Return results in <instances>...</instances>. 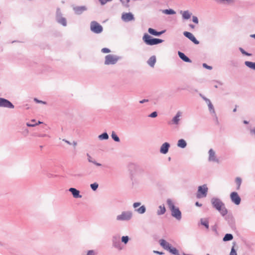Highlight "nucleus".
Here are the masks:
<instances>
[{
  "label": "nucleus",
  "mask_w": 255,
  "mask_h": 255,
  "mask_svg": "<svg viewBox=\"0 0 255 255\" xmlns=\"http://www.w3.org/2000/svg\"><path fill=\"white\" fill-rule=\"evenodd\" d=\"M206 103L208 105V106L209 108V110L210 113L214 115L216 122H217V124H218V118L216 116L214 106H213V104H212L211 101L210 100H206Z\"/></svg>",
  "instance_id": "obj_15"
},
{
  "label": "nucleus",
  "mask_w": 255,
  "mask_h": 255,
  "mask_svg": "<svg viewBox=\"0 0 255 255\" xmlns=\"http://www.w3.org/2000/svg\"><path fill=\"white\" fill-rule=\"evenodd\" d=\"M203 67L206 69H209V70H212L213 69L212 67L211 66L208 65L206 63L203 64Z\"/></svg>",
  "instance_id": "obj_50"
},
{
  "label": "nucleus",
  "mask_w": 255,
  "mask_h": 255,
  "mask_svg": "<svg viewBox=\"0 0 255 255\" xmlns=\"http://www.w3.org/2000/svg\"><path fill=\"white\" fill-rule=\"evenodd\" d=\"M242 180L241 178L238 177L235 179V182L237 185V190H239L240 188L241 185L242 184Z\"/></svg>",
  "instance_id": "obj_38"
},
{
  "label": "nucleus",
  "mask_w": 255,
  "mask_h": 255,
  "mask_svg": "<svg viewBox=\"0 0 255 255\" xmlns=\"http://www.w3.org/2000/svg\"><path fill=\"white\" fill-rule=\"evenodd\" d=\"M208 188L206 184L199 186L196 194L197 198L200 199L207 196Z\"/></svg>",
  "instance_id": "obj_6"
},
{
  "label": "nucleus",
  "mask_w": 255,
  "mask_h": 255,
  "mask_svg": "<svg viewBox=\"0 0 255 255\" xmlns=\"http://www.w3.org/2000/svg\"><path fill=\"white\" fill-rule=\"evenodd\" d=\"M163 41L164 40L161 39L153 38L151 46L160 44L163 42Z\"/></svg>",
  "instance_id": "obj_36"
},
{
  "label": "nucleus",
  "mask_w": 255,
  "mask_h": 255,
  "mask_svg": "<svg viewBox=\"0 0 255 255\" xmlns=\"http://www.w3.org/2000/svg\"><path fill=\"white\" fill-rule=\"evenodd\" d=\"M75 13L77 14H81L83 11L87 10L85 6H75L73 8Z\"/></svg>",
  "instance_id": "obj_21"
},
{
  "label": "nucleus",
  "mask_w": 255,
  "mask_h": 255,
  "mask_svg": "<svg viewBox=\"0 0 255 255\" xmlns=\"http://www.w3.org/2000/svg\"><path fill=\"white\" fill-rule=\"evenodd\" d=\"M251 36L252 37H253V38H255V34H254L251 35Z\"/></svg>",
  "instance_id": "obj_63"
},
{
  "label": "nucleus",
  "mask_w": 255,
  "mask_h": 255,
  "mask_svg": "<svg viewBox=\"0 0 255 255\" xmlns=\"http://www.w3.org/2000/svg\"><path fill=\"white\" fill-rule=\"evenodd\" d=\"M101 52L104 53H110L111 52V50L110 49L108 48H103L102 49Z\"/></svg>",
  "instance_id": "obj_46"
},
{
  "label": "nucleus",
  "mask_w": 255,
  "mask_h": 255,
  "mask_svg": "<svg viewBox=\"0 0 255 255\" xmlns=\"http://www.w3.org/2000/svg\"><path fill=\"white\" fill-rule=\"evenodd\" d=\"M52 176H53V175H52V174H48L47 175V176H48V177H49V178H51Z\"/></svg>",
  "instance_id": "obj_61"
},
{
  "label": "nucleus",
  "mask_w": 255,
  "mask_h": 255,
  "mask_svg": "<svg viewBox=\"0 0 255 255\" xmlns=\"http://www.w3.org/2000/svg\"><path fill=\"white\" fill-rule=\"evenodd\" d=\"M157 116V113L156 112H153L151 113L150 115H148V117L150 118H156Z\"/></svg>",
  "instance_id": "obj_44"
},
{
  "label": "nucleus",
  "mask_w": 255,
  "mask_h": 255,
  "mask_svg": "<svg viewBox=\"0 0 255 255\" xmlns=\"http://www.w3.org/2000/svg\"><path fill=\"white\" fill-rule=\"evenodd\" d=\"M96 162H96V161L95 159H94L92 160V162H91V163H93V164H95Z\"/></svg>",
  "instance_id": "obj_60"
},
{
  "label": "nucleus",
  "mask_w": 255,
  "mask_h": 255,
  "mask_svg": "<svg viewBox=\"0 0 255 255\" xmlns=\"http://www.w3.org/2000/svg\"><path fill=\"white\" fill-rule=\"evenodd\" d=\"M148 32L152 35L159 36L165 32V30H163L161 31H157L155 29L153 28H149L148 29Z\"/></svg>",
  "instance_id": "obj_20"
},
{
  "label": "nucleus",
  "mask_w": 255,
  "mask_h": 255,
  "mask_svg": "<svg viewBox=\"0 0 255 255\" xmlns=\"http://www.w3.org/2000/svg\"><path fill=\"white\" fill-rule=\"evenodd\" d=\"M154 253H155V254L160 255L164 254V253L163 252H159V251H154Z\"/></svg>",
  "instance_id": "obj_55"
},
{
  "label": "nucleus",
  "mask_w": 255,
  "mask_h": 255,
  "mask_svg": "<svg viewBox=\"0 0 255 255\" xmlns=\"http://www.w3.org/2000/svg\"><path fill=\"white\" fill-rule=\"evenodd\" d=\"M69 191L71 193L73 196L75 198H82V195L80 194L79 190H77L75 188H70L69 189Z\"/></svg>",
  "instance_id": "obj_17"
},
{
  "label": "nucleus",
  "mask_w": 255,
  "mask_h": 255,
  "mask_svg": "<svg viewBox=\"0 0 255 255\" xmlns=\"http://www.w3.org/2000/svg\"><path fill=\"white\" fill-rule=\"evenodd\" d=\"M201 224L204 226L206 229H208L209 228V221L207 219L201 218L200 219Z\"/></svg>",
  "instance_id": "obj_30"
},
{
  "label": "nucleus",
  "mask_w": 255,
  "mask_h": 255,
  "mask_svg": "<svg viewBox=\"0 0 255 255\" xmlns=\"http://www.w3.org/2000/svg\"><path fill=\"white\" fill-rule=\"evenodd\" d=\"M101 5H104L108 2L112 1L113 0H98Z\"/></svg>",
  "instance_id": "obj_45"
},
{
  "label": "nucleus",
  "mask_w": 255,
  "mask_h": 255,
  "mask_svg": "<svg viewBox=\"0 0 255 255\" xmlns=\"http://www.w3.org/2000/svg\"><path fill=\"white\" fill-rule=\"evenodd\" d=\"M63 141H64L65 142H66L67 143H68V144H71V143L70 141H69L68 140H66V139H63Z\"/></svg>",
  "instance_id": "obj_58"
},
{
  "label": "nucleus",
  "mask_w": 255,
  "mask_h": 255,
  "mask_svg": "<svg viewBox=\"0 0 255 255\" xmlns=\"http://www.w3.org/2000/svg\"><path fill=\"white\" fill-rule=\"evenodd\" d=\"M178 54L179 58L183 61L188 63H191L192 62L191 60L188 57H187L184 53L180 51H178Z\"/></svg>",
  "instance_id": "obj_22"
},
{
  "label": "nucleus",
  "mask_w": 255,
  "mask_h": 255,
  "mask_svg": "<svg viewBox=\"0 0 255 255\" xmlns=\"http://www.w3.org/2000/svg\"><path fill=\"white\" fill-rule=\"evenodd\" d=\"M73 144L74 146H76L77 145V142L76 141H73Z\"/></svg>",
  "instance_id": "obj_62"
},
{
  "label": "nucleus",
  "mask_w": 255,
  "mask_h": 255,
  "mask_svg": "<svg viewBox=\"0 0 255 255\" xmlns=\"http://www.w3.org/2000/svg\"><path fill=\"white\" fill-rule=\"evenodd\" d=\"M156 60L155 56L153 55L149 58L147 62L151 67H153L156 62Z\"/></svg>",
  "instance_id": "obj_23"
},
{
  "label": "nucleus",
  "mask_w": 255,
  "mask_h": 255,
  "mask_svg": "<svg viewBox=\"0 0 255 255\" xmlns=\"http://www.w3.org/2000/svg\"><path fill=\"white\" fill-rule=\"evenodd\" d=\"M219 3L230 4L234 2V0H214Z\"/></svg>",
  "instance_id": "obj_33"
},
{
  "label": "nucleus",
  "mask_w": 255,
  "mask_h": 255,
  "mask_svg": "<svg viewBox=\"0 0 255 255\" xmlns=\"http://www.w3.org/2000/svg\"><path fill=\"white\" fill-rule=\"evenodd\" d=\"M192 21L196 24H198L199 22L198 18L196 16H192Z\"/></svg>",
  "instance_id": "obj_47"
},
{
  "label": "nucleus",
  "mask_w": 255,
  "mask_h": 255,
  "mask_svg": "<svg viewBox=\"0 0 255 255\" xmlns=\"http://www.w3.org/2000/svg\"><path fill=\"white\" fill-rule=\"evenodd\" d=\"M167 251H168L170 254L174 255H180L178 250L176 248L173 247L172 246L170 247V248Z\"/></svg>",
  "instance_id": "obj_27"
},
{
  "label": "nucleus",
  "mask_w": 255,
  "mask_h": 255,
  "mask_svg": "<svg viewBox=\"0 0 255 255\" xmlns=\"http://www.w3.org/2000/svg\"><path fill=\"white\" fill-rule=\"evenodd\" d=\"M132 217V213L130 211H123L120 215L117 216L116 220L118 221H128Z\"/></svg>",
  "instance_id": "obj_4"
},
{
  "label": "nucleus",
  "mask_w": 255,
  "mask_h": 255,
  "mask_svg": "<svg viewBox=\"0 0 255 255\" xmlns=\"http://www.w3.org/2000/svg\"><path fill=\"white\" fill-rule=\"evenodd\" d=\"M177 146L180 148H184L187 146V142L184 139H180L178 141Z\"/></svg>",
  "instance_id": "obj_26"
},
{
  "label": "nucleus",
  "mask_w": 255,
  "mask_h": 255,
  "mask_svg": "<svg viewBox=\"0 0 255 255\" xmlns=\"http://www.w3.org/2000/svg\"><path fill=\"white\" fill-rule=\"evenodd\" d=\"M129 240V238L127 236H123L121 239L122 242L124 243L125 244H127L128 243Z\"/></svg>",
  "instance_id": "obj_42"
},
{
  "label": "nucleus",
  "mask_w": 255,
  "mask_h": 255,
  "mask_svg": "<svg viewBox=\"0 0 255 255\" xmlns=\"http://www.w3.org/2000/svg\"><path fill=\"white\" fill-rule=\"evenodd\" d=\"M57 22L64 26H66L67 25L66 19L64 17L63 18H61V19H58Z\"/></svg>",
  "instance_id": "obj_39"
},
{
  "label": "nucleus",
  "mask_w": 255,
  "mask_h": 255,
  "mask_svg": "<svg viewBox=\"0 0 255 255\" xmlns=\"http://www.w3.org/2000/svg\"><path fill=\"white\" fill-rule=\"evenodd\" d=\"M189 26L191 28H195V25L194 24H189Z\"/></svg>",
  "instance_id": "obj_57"
},
{
  "label": "nucleus",
  "mask_w": 255,
  "mask_h": 255,
  "mask_svg": "<svg viewBox=\"0 0 255 255\" xmlns=\"http://www.w3.org/2000/svg\"><path fill=\"white\" fill-rule=\"evenodd\" d=\"M239 50L241 52V53L245 55H246V56H251L252 55V54L251 53L247 52L243 48H242L241 47L239 48Z\"/></svg>",
  "instance_id": "obj_43"
},
{
  "label": "nucleus",
  "mask_w": 255,
  "mask_h": 255,
  "mask_svg": "<svg viewBox=\"0 0 255 255\" xmlns=\"http://www.w3.org/2000/svg\"><path fill=\"white\" fill-rule=\"evenodd\" d=\"M109 137V135L106 132H104L98 136V138L100 140H107Z\"/></svg>",
  "instance_id": "obj_35"
},
{
  "label": "nucleus",
  "mask_w": 255,
  "mask_h": 255,
  "mask_svg": "<svg viewBox=\"0 0 255 255\" xmlns=\"http://www.w3.org/2000/svg\"><path fill=\"white\" fill-rule=\"evenodd\" d=\"M153 38L147 33H144L142 37V40L146 45L151 46Z\"/></svg>",
  "instance_id": "obj_13"
},
{
  "label": "nucleus",
  "mask_w": 255,
  "mask_h": 255,
  "mask_svg": "<svg viewBox=\"0 0 255 255\" xmlns=\"http://www.w3.org/2000/svg\"><path fill=\"white\" fill-rule=\"evenodd\" d=\"M159 243L160 246L166 251H168L170 247L172 246L170 244L164 239L159 240Z\"/></svg>",
  "instance_id": "obj_19"
},
{
  "label": "nucleus",
  "mask_w": 255,
  "mask_h": 255,
  "mask_svg": "<svg viewBox=\"0 0 255 255\" xmlns=\"http://www.w3.org/2000/svg\"><path fill=\"white\" fill-rule=\"evenodd\" d=\"M87 156L88 157V160L89 162H92V160L93 158L90 156L89 153H87Z\"/></svg>",
  "instance_id": "obj_52"
},
{
  "label": "nucleus",
  "mask_w": 255,
  "mask_h": 255,
  "mask_svg": "<svg viewBox=\"0 0 255 255\" xmlns=\"http://www.w3.org/2000/svg\"><path fill=\"white\" fill-rule=\"evenodd\" d=\"M233 236L231 234H226L223 238V241L225 242L230 241L233 239Z\"/></svg>",
  "instance_id": "obj_29"
},
{
  "label": "nucleus",
  "mask_w": 255,
  "mask_h": 255,
  "mask_svg": "<svg viewBox=\"0 0 255 255\" xmlns=\"http://www.w3.org/2000/svg\"><path fill=\"white\" fill-rule=\"evenodd\" d=\"M148 102V99H143V100H140L139 101V103L140 104H143L145 102Z\"/></svg>",
  "instance_id": "obj_53"
},
{
  "label": "nucleus",
  "mask_w": 255,
  "mask_h": 255,
  "mask_svg": "<svg viewBox=\"0 0 255 255\" xmlns=\"http://www.w3.org/2000/svg\"><path fill=\"white\" fill-rule=\"evenodd\" d=\"M122 19L125 22H129L134 20V17L131 12H125L122 14Z\"/></svg>",
  "instance_id": "obj_11"
},
{
  "label": "nucleus",
  "mask_w": 255,
  "mask_h": 255,
  "mask_svg": "<svg viewBox=\"0 0 255 255\" xmlns=\"http://www.w3.org/2000/svg\"><path fill=\"white\" fill-rule=\"evenodd\" d=\"M62 14L61 12L60 8L58 7L56 9V20H58V19H61V18H63Z\"/></svg>",
  "instance_id": "obj_37"
},
{
  "label": "nucleus",
  "mask_w": 255,
  "mask_h": 255,
  "mask_svg": "<svg viewBox=\"0 0 255 255\" xmlns=\"http://www.w3.org/2000/svg\"><path fill=\"white\" fill-rule=\"evenodd\" d=\"M112 139L116 141V142H120V139L119 136L116 134L115 131H112V135H111Z\"/></svg>",
  "instance_id": "obj_40"
},
{
  "label": "nucleus",
  "mask_w": 255,
  "mask_h": 255,
  "mask_svg": "<svg viewBox=\"0 0 255 255\" xmlns=\"http://www.w3.org/2000/svg\"><path fill=\"white\" fill-rule=\"evenodd\" d=\"M166 212V209L164 205H160L158 207V209L157 211V215H162L164 214Z\"/></svg>",
  "instance_id": "obj_25"
},
{
  "label": "nucleus",
  "mask_w": 255,
  "mask_h": 255,
  "mask_svg": "<svg viewBox=\"0 0 255 255\" xmlns=\"http://www.w3.org/2000/svg\"><path fill=\"white\" fill-rule=\"evenodd\" d=\"M245 64L249 68L255 70V62L251 61H245Z\"/></svg>",
  "instance_id": "obj_28"
},
{
  "label": "nucleus",
  "mask_w": 255,
  "mask_h": 255,
  "mask_svg": "<svg viewBox=\"0 0 255 255\" xmlns=\"http://www.w3.org/2000/svg\"><path fill=\"white\" fill-rule=\"evenodd\" d=\"M90 29L93 32L97 34L101 33L103 30L102 26L96 21H92L91 22Z\"/></svg>",
  "instance_id": "obj_7"
},
{
  "label": "nucleus",
  "mask_w": 255,
  "mask_h": 255,
  "mask_svg": "<svg viewBox=\"0 0 255 255\" xmlns=\"http://www.w3.org/2000/svg\"><path fill=\"white\" fill-rule=\"evenodd\" d=\"M95 165H96V166H101L102 165V164L100 163H98V162H96Z\"/></svg>",
  "instance_id": "obj_59"
},
{
  "label": "nucleus",
  "mask_w": 255,
  "mask_h": 255,
  "mask_svg": "<svg viewBox=\"0 0 255 255\" xmlns=\"http://www.w3.org/2000/svg\"><path fill=\"white\" fill-rule=\"evenodd\" d=\"M230 197L232 201L236 205H238L240 204L241 199L238 193L236 192H233L230 195Z\"/></svg>",
  "instance_id": "obj_10"
},
{
  "label": "nucleus",
  "mask_w": 255,
  "mask_h": 255,
  "mask_svg": "<svg viewBox=\"0 0 255 255\" xmlns=\"http://www.w3.org/2000/svg\"><path fill=\"white\" fill-rule=\"evenodd\" d=\"M141 205L140 202H135L133 204V207L135 209Z\"/></svg>",
  "instance_id": "obj_51"
},
{
  "label": "nucleus",
  "mask_w": 255,
  "mask_h": 255,
  "mask_svg": "<svg viewBox=\"0 0 255 255\" xmlns=\"http://www.w3.org/2000/svg\"><path fill=\"white\" fill-rule=\"evenodd\" d=\"M34 101L37 103H40L43 104H46V102L38 100L37 98H34Z\"/></svg>",
  "instance_id": "obj_48"
},
{
  "label": "nucleus",
  "mask_w": 255,
  "mask_h": 255,
  "mask_svg": "<svg viewBox=\"0 0 255 255\" xmlns=\"http://www.w3.org/2000/svg\"><path fill=\"white\" fill-rule=\"evenodd\" d=\"M180 13L182 14V18L184 19L187 20L191 17L192 13H190L188 10L184 11H181Z\"/></svg>",
  "instance_id": "obj_24"
},
{
  "label": "nucleus",
  "mask_w": 255,
  "mask_h": 255,
  "mask_svg": "<svg viewBox=\"0 0 255 255\" xmlns=\"http://www.w3.org/2000/svg\"><path fill=\"white\" fill-rule=\"evenodd\" d=\"M90 187L93 191H96L99 187V184L95 182L94 183L91 184L90 185Z\"/></svg>",
  "instance_id": "obj_41"
},
{
  "label": "nucleus",
  "mask_w": 255,
  "mask_h": 255,
  "mask_svg": "<svg viewBox=\"0 0 255 255\" xmlns=\"http://www.w3.org/2000/svg\"><path fill=\"white\" fill-rule=\"evenodd\" d=\"M230 255H237V252L235 250L234 247H233L231 249Z\"/></svg>",
  "instance_id": "obj_49"
},
{
  "label": "nucleus",
  "mask_w": 255,
  "mask_h": 255,
  "mask_svg": "<svg viewBox=\"0 0 255 255\" xmlns=\"http://www.w3.org/2000/svg\"><path fill=\"white\" fill-rule=\"evenodd\" d=\"M195 205L198 207H201L202 206V204L201 203H199L198 202H196L195 203Z\"/></svg>",
  "instance_id": "obj_56"
},
{
  "label": "nucleus",
  "mask_w": 255,
  "mask_h": 255,
  "mask_svg": "<svg viewBox=\"0 0 255 255\" xmlns=\"http://www.w3.org/2000/svg\"><path fill=\"white\" fill-rule=\"evenodd\" d=\"M167 204L171 211V216L177 221H180L182 218V213L179 208L174 205L170 199L167 200Z\"/></svg>",
  "instance_id": "obj_2"
},
{
  "label": "nucleus",
  "mask_w": 255,
  "mask_h": 255,
  "mask_svg": "<svg viewBox=\"0 0 255 255\" xmlns=\"http://www.w3.org/2000/svg\"><path fill=\"white\" fill-rule=\"evenodd\" d=\"M200 96L202 97V98L206 102V100H209V99L205 97L202 94H200Z\"/></svg>",
  "instance_id": "obj_54"
},
{
  "label": "nucleus",
  "mask_w": 255,
  "mask_h": 255,
  "mask_svg": "<svg viewBox=\"0 0 255 255\" xmlns=\"http://www.w3.org/2000/svg\"><path fill=\"white\" fill-rule=\"evenodd\" d=\"M121 58L120 57L113 54H109L106 56L105 64V65H114Z\"/></svg>",
  "instance_id": "obj_5"
},
{
  "label": "nucleus",
  "mask_w": 255,
  "mask_h": 255,
  "mask_svg": "<svg viewBox=\"0 0 255 255\" xmlns=\"http://www.w3.org/2000/svg\"><path fill=\"white\" fill-rule=\"evenodd\" d=\"M209 161H213L219 162V160L216 158L215 152L212 149L209 150Z\"/></svg>",
  "instance_id": "obj_18"
},
{
  "label": "nucleus",
  "mask_w": 255,
  "mask_h": 255,
  "mask_svg": "<svg viewBox=\"0 0 255 255\" xmlns=\"http://www.w3.org/2000/svg\"><path fill=\"white\" fill-rule=\"evenodd\" d=\"M181 116V113L180 112H178L176 115L173 118L171 121L168 123L170 125H178L179 121L180 120V117Z\"/></svg>",
  "instance_id": "obj_14"
},
{
  "label": "nucleus",
  "mask_w": 255,
  "mask_h": 255,
  "mask_svg": "<svg viewBox=\"0 0 255 255\" xmlns=\"http://www.w3.org/2000/svg\"><path fill=\"white\" fill-rule=\"evenodd\" d=\"M135 211L137 212L138 213L140 214H144L146 211L145 206L142 205L140 206L139 208L135 209Z\"/></svg>",
  "instance_id": "obj_32"
},
{
  "label": "nucleus",
  "mask_w": 255,
  "mask_h": 255,
  "mask_svg": "<svg viewBox=\"0 0 255 255\" xmlns=\"http://www.w3.org/2000/svg\"><path fill=\"white\" fill-rule=\"evenodd\" d=\"M170 146V144L168 142H165L162 144L160 148V152L162 154H166L169 150V148Z\"/></svg>",
  "instance_id": "obj_16"
},
{
  "label": "nucleus",
  "mask_w": 255,
  "mask_h": 255,
  "mask_svg": "<svg viewBox=\"0 0 255 255\" xmlns=\"http://www.w3.org/2000/svg\"><path fill=\"white\" fill-rule=\"evenodd\" d=\"M162 12L163 13H164V14H167V15H172V14H174L176 13V12L175 10H174L172 9H170V8L162 10Z\"/></svg>",
  "instance_id": "obj_31"
},
{
  "label": "nucleus",
  "mask_w": 255,
  "mask_h": 255,
  "mask_svg": "<svg viewBox=\"0 0 255 255\" xmlns=\"http://www.w3.org/2000/svg\"><path fill=\"white\" fill-rule=\"evenodd\" d=\"M211 204L214 208L217 210L220 214L224 217L228 214V210L225 204L218 198L213 197L211 199Z\"/></svg>",
  "instance_id": "obj_1"
},
{
  "label": "nucleus",
  "mask_w": 255,
  "mask_h": 255,
  "mask_svg": "<svg viewBox=\"0 0 255 255\" xmlns=\"http://www.w3.org/2000/svg\"><path fill=\"white\" fill-rule=\"evenodd\" d=\"M183 35L189 39H190L192 42H193L195 44H198L199 43V41L197 40L195 37L190 32L188 31H184L183 32Z\"/></svg>",
  "instance_id": "obj_12"
},
{
  "label": "nucleus",
  "mask_w": 255,
  "mask_h": 255,
  "mask_svg": "<svg viewBox=\"0 0 255 255\" xmlns=\"http://www.w3.org/2000/svg\"><path fill=\"white\" fill-rule=\"evenodd\" d=\"M244 123L245 124H248V121H244Z\"/></svg>",
  "instance_id": "obj_64"
},
{
  "label": "nucleus",
  "mask_w": 255,
  "mask_h": 255,
  "mask_svg": "<svg viewBox=\"0 0 255 255\" xmlns=\"http://www.w3.org/2000/svg\"><path fill=\"white\" fill-rule=\"evenodd\" d=\"M31 123H27L26 124V125H27V127H35L36 125H38L39 124H40L42 123V122H41L40 121H38V123H35V120H31Z\"/></svg>",
  "instance_id": "obj_34"
},
{
  "label": "nucleus",
  "mask_w": 255,
  "mask_h": 255,
  "mask_svg": "<svg viewBox=\"0 0 255 255\" xmlns=\"http://www.w3.org/2000/svg\"><path fill=\"white\" fill-rule=\"evenodd\" d=\"M113 246L119 250H122L123 248L122 247L121 243L120 241V237L119 235L114 236L112 238Z\"/></svg>",
  "instance_id": "obj_8"
},
{
  "label": "nucleus",
  "mask_w": 255,
  "mask_h": 255,
  "mask_svg": "<svg viewBox=\"0 0 255 255\" xmlns=\"http://www.w3.org/2000/svg\"><path fill=\"white\" fill-rule=\"evenodd\" d=\"M0 107L13 109L14 106L9 100L3 98H0Z\"/></svg>",
  "instance_id": "obj_9"
},
{
  "label": "nucleus",
  "mask_w": 255,
  "mask_h": 255,
  "mask_svg": "<svg viewBox=\"0 0 255 255\" xmlns=\"http://www.w3.org/2000/svg\"><path fill=\"white\" fill-rule=\"evenodd\" d=\"M131 168H132L133 169V171H131V173L132 180L136 176H142L145 172L144 168L138 165L132 164Z\"/></svg>",
  "instance_id": "obj_3"
}]
</instances>
